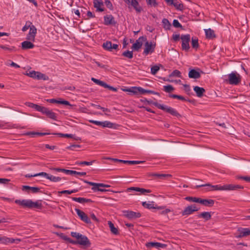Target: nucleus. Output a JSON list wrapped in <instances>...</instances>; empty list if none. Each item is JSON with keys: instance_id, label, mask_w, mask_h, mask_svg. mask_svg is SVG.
<instances>
[{"instance_id": "1", "label": "nucleus", "mask_w": 250, "mask_h": 250, "mask_svg": "<svg viewBox=\"0 0 250 250\" xmlns=\"http://www.w3.org/2000/svg\"><path fill=\"white\" fill-rule=\"evenodd\" d=\"M15 203L24 208H41L42 204L34 202L30 199L16 200Z\"/></svg>"}, {"instance_id": "2", "label": "nucleus", "mask_w": 250, "mask_h": 250, "mask_svg": "<svg viewBox=\"0 0 250 250\" xmlns=\"http://www.w3.org/2000/svg\"><path fill=\"white\" fill-rule=\"evenodd\" d=\"M71 235L73 237L77 238L79 245L86 247H89L90 246L91 243L86 236L76 232H71Z\"/></svg>"}, {"instance_id": "3", "label": "nucleus", "mask_w": 250, "mask_h": 250, "mask_svg": "<svg viewBox=\"0 0 250 250\" xmlns=\"http://www.w3.org/2000/svg\"><path fill=\"white\" fill-rule=\"evenodd\" d=\"M153 104L159 109H160L167 113L170 114L171 115L178 117L180 116L179 113L173 108L168 106L166 105L161 104L157 102L154 103Z\"/></svg>"}, {"instance_id": "4", "label": "nucleus", "mask_w": 250, "mask_h": 250, "mask_svg": "<svg viewBox=\"0 0 250 250\" xmlns=\"http://www.w3.org/2000/svg\"><path fill=\"white\" fill-rule=\"evenodd\" d=\"M229 82L230 84L237 85L241 80V76L236 72H232L228 75Z\"/></svg>"}, {"instance_id": "5", "label": "nucleus", "mask_w": 250, "mask_h": 250, "mask_svg": "<svg viewBox=\"0 0 250 250\" xmlns=\"http://www.w3.org/2000/svg\"><path fill=\"white\" fill-rule=\"evenodd\" d=\"M182 40V48L183 50L188 51L189 49V42L190 40V36L189 34L182 35L180 37Z\"/></svg>"}, {"instance_id": "6", "label": "nucleus", "mask_w": 250, "mask_h": 250, "mask_svg": "<svg viewBox=\"0 0 250 250\" xmlns=\"http://www.w3.org/2000/svg\"><path fill=\"white\" fill-rule=\"evenodd\" d=\"M145 48L143 52V54L145 55H147L149 54H151L154 51L156 47V43L153 42L145 41Z\"/></svg>"}, {"instance_id": "7", "label": "nucleus", "mask_w": 250, "mask_h": 250, "mask_svg": "<svg viewBox=\"0 0 250 250\" xmlns=\"http://www.w3.org/2000/svg\"><path fill=\"white\" fill-rule=\"evenodd\" d=\"M20 241L21 239H14L0 234V244L8 245L12 243L18 244Z\"/></svg>"}, {"instance_id": "8", "label": "nucleus", "mask_w": 250, "mask_h": 250, "mask_svg": "<svg viewBox=\"0 0 250 250\" xmlns=\"http://www.w3.org/2000/svg\"><path fill=\"white\" fill-rule=\"evenodd\" d=\"M203 187H208L212 189H208V191L213 190H225V185L224 186L220 185H211L210 184H206L204 185H197L196 186V188H199Z\"/></svg>"}, {"instance_id": "9", "label": "nucleus", "mask_w": 250, "mask_h": 250, "mask_svg": "<svg viewBox=\"0 0 250 250\" xmlns=\"http://www.w3.org/2000/svg\"><path fill=\"white\" fill-rule=\"evenodd\" d=\"M199 208H197L195 205H192L185 208L181 213L183 216H187L192 214L195 211L199 210Z\"/></svg>"}, {"instance_id": "10", "label": "nucleus", "mask_w": 250, "mask_h": 250, "mask_svg": "<svg viewBox=\"0 0 250 250\" xmlns=\"http://www.w3.org/2000/svg\"><path fill=\"white\" fill-rule=\"evenodd\" d=\"M124 215L129 219L140 218L141 214L139 212H134L131 210H124L123 211Z\"/></svg>"}, {"instance_id": "11", "label": "nucleus", "mask_w": 250, "mask_h": 250, "mask_svg": "<svg viewBox=\"0 0 250 250\" xmlns=\"http://www.w3.org/2000/svg\"><path fill=\"white\" fill-rule=\"evenodd\" d=\"M102 46L104 50L112 52L113 49L118 50L119 45L117 44H112L110 41H106L104 42Z\"/></svg>"}, {"instance_id": "12", "label": "nucleus", "mask_w": 250, "mask_h": 250, "mask_svg": "<svg viewBox=\"0 0 250 250\" xmlns=\"http://www.w3.org/2000/svg\"><path fill=\"white\" fill-rule=\"evenodd\" d=\"M146 41V38L144 36H142L137 40L132 45V48L138 51L142 47L144 42Z\"/></svg>"}, {"instance_id": "13", "label": "nucleus", "mask_w": 250, "mask_h": 250, "mask_svg": "<svg viewBox=\"0 0 250 250\" xmlns=\"http://www.w3.org/2000/svg\"><path fill=\"white\" fill-rule=\"evenodd\" d=\"M75 210L78 216L81 219V220H82L86 224L91 223L90 219L88 218V216L83 211L81 210L78 208H75Z\"/></svg>"}, {"instance_id": "14", "label": "nucleus", "mask_w": 250, "mask_h": 250, "mask_svg": "<svg viewBox=\"0 0 250 250\" xmlns=\"http://www.w3.org/2000/svg\"><path fill=\"white\" fill-rule=\"evenodd\" d=\"M89 122L97 125L102 126L104 127L112 128L114 125L113 123L107 121L104 122H100L95 120H90Z\"/></svg>"}, {"instance_id": "15", "label": "nucleus", "mask_w": 250, "mask_h": 250, "mask_svg": "<svg viewBox=\"0 0 250 250\" xmlns=\"http://www.w3.org/2000/svg\"><path fill=\"white\" fill-rule=\"evenodd\" d=\"M29 29V32L26 36V39L28 41H34L37 29L34 25H32Z\"/></svg>"}, {"instance_id": "16", "label": "nucleus", "mask_w": 250, "mask_h": 250, "mask_svg": "<svg viewBox=\"0 0 250 250\" xmlns=\"http://www.w3.org/2000/svg\"><path fill=\"white\" fill-rule=\"evenodd\" d=\"M127 4L131 5L136 10L137 12H140L142 8L139 5V3L137 0H124Z\"/></svg>"}, {"instance_id": "17", "label": "nucleus", "mask_w": 250, "mask_h": 250, "mask_svg": "<svg viewBox=\"0 0 250 250\" xmlns=\"http://www.w3.org/2000/svg\"><path fill=\"white\" fill-rule=\"evenodd\" d=\"M146 246L148 248L154 247V248L159 249L160 248H166L167 246V245L165 244H162L161 243H159V242H152L147 243L146 244Z\"/></svg>"}, {"instance_id": "18", "label": "nucleus", "mask_w": 250, "mask_h": 250, "mask_svg": "<svg viewBox=\"0 0 250 250\" xmlns=\"http://www.w3.org/2000/svg\"><path fill=\"white\" fill-rule=\"evenodd\" d=\"M127 192H131L132 191H135L140 192L142 194H146L147 193H150L151 190L149 189H146L145 188H140L138 187H130L126 189Z\"/></svg>"}, {"instance_id": "19", "label": "nucleus", "mask_w": 250, "mask_h": 250, "mask_svg": "<svg viewBox=\"0 0 250 250\" xmlns=\"http://www.w3.org/2000/svg\"><path fill=\"white\" fill-rule=\"evenodd\" d=\"M238 231L239 234L236 236L237 238H241L250 235V229L249 228H239Z\"/></svg>"}, {"instance_id": "20", "label": "nucleus", "mask_w": 250, "mask_h": 250, "mask_svg": "<svg viewBox=\"0 0 250 250\" xmlns=\"http://www.w3.org/2000/svg\"><path fill=\"white\" fill-rule=\"evenodd\" d=\"M114 18L112 15H107L104 16V24L106 25L116 24Z\"/></svg>"}, {"instance_id": "21", "label": "nucleus", "mask_w": 250, "mask_h": 250, "mask_svg": "<svg viewBox=\"0 0 250 250\" xmlns=\"http://www.w3.org/2000/svg\"><path fill=\"white\" fill-rule=\"evenodd\" d=\"M42 174H41V175H43V176L45 177L46 179L52 182H58L60 181L62 179L61 177H56L52 175H50L44 172H42Z\"/></svg>"}, {"instance_id": "22", "label": "nucleus", "mask_w": 250, "mask_h": 250, "mask_svg": "<svg viewBox=\"0 0 250 250\" xmlns=\"http://www.w3.org/2000/svg\"><path fill=\"white\" fill-rule=\"evenodd\" d=\"M22 190L26 191L28 193L31 191L32 193H36L40 191V188L38 187H32L28 186H22Z\"/></svg>"}, {"instance_id": "23", "label": "nucleus", "mask_w": 250, "mask_h": 250, "mask_svg": "<svg viewBox=\"0 0 250 250\" xmlns=\"http://www.w3.org/2000/svg\"><path fill=\"white\" fill-rule=\"evenodd\" d=\"M47 101L50 103L62 104H64L66 105H69L70 106H72V105L70 104V103L68 101H65V100H62L61 99H60L59 100H56L55 99H47Z\"/></svg>"}, {"instance_id": "24", "label": "nucleus", "mask_w": 250, "mask_h": 250, "mask_svg": "<svg viewBox=\"0 0 250 250\" xmlns=\"http://www.w3.org/2000/svg\"><path fill=\"white\" fill-rule=\"evenodd\" d=\"M244 187L239 185L229 184L225 185V190H236L242 189Z\"/></svg>"}, {"instance_id": "25", "label": "nucleus", "mask_w": 250, "mask_h": 250, "mask_svg": "<svg viewBox=\"0 0 250 250\" xmlns=\"http://www.w3.org/2000/svg\"><path fill=\"white\" fill-rule=\"evenodd\" d=\"M198 203L206 207H212L214 201L212 199H203L200 198Z\"/></svg>"}, {"instance_id": "26", "label": "nucleus", "mask_w": 250, "mask_h": 250, "mask_svg": "<svg viewBox=\"0 0 250 250\" xmlns=\"http://www.w3.org/2000/svg\"><path fill=\"white\" fill-rule=\"evenodd\" d=\"M188 77L192 79H199L201 77L200 73L199 71L195 69H191L188 73Z\"/></svg>"}, {"instance_id": "27", "label": "nucleus", "mask_w": 250, "mask_h": 250, "mask_svg": "<svg viewBox=\"0 0 250 250\" xmlns=\"http://www.w3.org/2000/svg\"><path fill=\"white\" fill-rule=\"evenodd\" d=\"M83 181L85 183L88 184L90 186H96L97 188H109L110 186L109 185H106L103 183H96L92 182H89L85 180H83Z\"/></svg>"}, {"instance_id": "28", "label": "nucleus", "mask_w": 250, "mask_h": 250, "mask_svg": "<svg viewBox=\"0 0 250 250\" xmlns=\"http://www.w3.org/2000/svg\"><path fill=\"white\" fill-rule=\"evenodd\" d=\"M142 206L145 207V208H148V209H151V208H157V209H161V207H156L154 206V202H143L142 203Z\"/></svg>"}, {"instance_id": "29", "label": "nucleus", "mask_w": 250, "mask_h": 250, "mask_svg": "<svg viewBox=\"0 0 250 250\" xmlns=\"http://www.w3.org/2000/svg\"><path fill=\"white\" fill-rule=\"evenodd\" d=\"M193 90L196 92V95L198 97H202L205 92V89L204 88L198 86H194Z\"/></svg>"}, {"instance_id": "30", "label": "nucleus", "mask_w": 250, "mask_h": 250, "mask_svg": "<svg viewBox=\"0 0 250 250\" xmlns=\"http://www.w3.org/2000/svg\"><path fill=\"white\" fill-rule=\"evenodd\" d=\"M43 114H45L48 118L51 119L57 120V116L56 113L52 112L47 108H46V110H45Z\"/></svg>"}, {"instance_id": "31", "label": "nucleus", "mask_w": 250, "mask_h": 250, "mask_svg": "<svg viewBox=\"0 0 250 250\" xmlns=\"http://www.w3.org/2000/svg\"><path fill=\"white\" fill-rule=\"evenodd\" d=\"M73 201L80 203L83 204L85 203H92L93 201L90 199H86L82 197H72Z\"/></svg>"}, {"instance_id": "32", "label": "nucleus", "mask_w": 250, "mask_h": 250, "mask_svg": "<svg viewBox=\"0 0 250 250\" xmlns=\"http://www.w3.org/2000/svg\"><path fill=\"white\" fill-rule=\"evenodd\" d=\"M94 6L97 9V10L100 12H103L104 9L101 8V6L103 5L102 0H93Z\"/></svg>"}, {"instance_id": "33", "label": "nucleus", "mask_w": 250, "mask_h": 250, "mask_svg": "<svg viewBox=\"0 0 250 250\" xmlns=\"http://www.w3.org/2000/svg\"><path fill=\"white\" fill-rule=\"evenodd\" d=\"M34 46L33 43L29 41H24L21 43V48L24 50L33 48Z\"/></svg>"}, {"instance_id": "34", "label": "nucleus", "mask_w": 250, "mask_h": 250, "mask_svg": "<svg viewBox=\"0 0 250 250\" xmlns=\"http://www.w3.org/2000/svg\"><path fill=\"white\" fill-rule=\"evenodd\" d=\"M205 32L207 38L208 39H212L216 37L214 31L210 28L205 29Z\"/></svg>"}, {"instance_id": "35", "label": "nucleus", "mask_w": 250, "mask_h": 250, "mask_svg": "<svg viewBox=\"0 0 250 250\" xmlns=\"http://www.w3.org/2000/svg\"><path fill=\"white\" fill-rule=\"evenodd\" d=\"M198 218L204 219L206 221H208L211 219V215L209 212H203L198 215Z\"/></svg>"}, {"instance_id": "36", "label": "nucleus", "mask_w": 250, "mask_h": 250, "mask_svg": "<svg viewBox=\"0 0 250 250\" xmlns=\"http://www.w3.org/2000/svg\"><path fill=\"white\" fill-rule=\"evenodd\" d=\"M141 87H132L130 88L125 90L126 91H128L134 94H137L138 93L141 94Z\"/></svg>"}, {"instance_id": "37", "label": "nucleus", "mask_w": 250, "mask_h": 250, "mask_svg": "<svg viewBox=\"0 0 250 250\" xmlns=\"http://www.w3.org/2000/svg\"><path fill=\"white\" fill-rule=\"evenodd\" d=\"M173 1L172 5H173L177 10L182 11L183 9L184 6L180 0H174Z\"/></svg>"}, {"instance_id": "38", "label": "nucleus", "mask_w": 250, "mask_h": 250, "mask_svg": "<svg viewBox=\"0 0 250 250\" xmlns=\"http://www.w3.org/2000/svg\"><path fill=\"white\" fill-rule=\"evenodd\" d=\"M108 224L110 231L113 234L117 235L119 233L118 229L115 227L114 224L111 221H108Z\"/></svg>"}, {"instance_id": "39", "label": "nucleus", "mask_w": 250, "mask_h": 250, "mask_svg": "<svg viewBox=\"0 0 250 250\" xmlns=\"http://www.w3.org/2000/svg\"><path fill=\"white\" fill-rule=\"evenodd\" d=\"M162 24L164 28L166 30H169L171 27V23L167 19H163L162 20Z\"/></svg>"}, {"instance_id": "40", "label": "nucleus", "mask_w": 250, "mask_h": 250, "mask_svg": "<svg viewBox=\"0 0 250 250\" xmlns=\"http://www.w3.org/2000/svg\"><path fill=\"white\" fill-rule=\"evenodd\" d=\"M36 79L37 80H48L49 78L48 76H46L45 74H42L40 72L37 71Z\"/></svg>"}, {"instance_id": "41", "label": "nucleus", "mask_w": 250, "mask_h": 250, "mask_svg": "<svg viewBox=\"0 0 250 250\" xmlns=\"http://www.w3.org/2000/svg\"><path fill=\"white\" fill-rule=\"evenodd\" d=\"M191 45L192 47L195 49H197L199 47L198 39L197 38H192Z\"/></svg>"}, {"instance_id": "42", "label": "nucleus", "mask_w": 250, "mask_h": 250, "mask_svg": "<svg viewBox=\"0 0 250 250\" xmlns=\"http://www.w3.org/2000/svg\"><path fill=\"white\" fill-rule=\"evenodd\" d=\"M122 55L128 59H132L133 57V51L127 50L122 53Z\"/></svg>"}, {"instance_id": "43", "label": "nucleus", "mask_w": 250, "mask_h": 250, "mask_svg": "<svg viewBox=\"0 0 250 250\" xmlns=\"http://www.w3.org/2000/svg\"><path fill=\"white\" fill-rule=\"evenodd\" d=\"M91 80L96 84L102 86L104 87H105L106 84V83H104V82L100 81V80L95 79L94 78H92Z\"/></svg>"}, {"instance_id": "44", "label": "nucleus", "mask_w": 250, "mask_h": 250, "mask_svg": "<svg viewBox=\"0 0 250 250\" xmlns=\"http://www.w3.org/2000/svg\"><path fill=\"white\" fill-rule=\"evenodd\" d=\"M122 163L124 164H128L129 165H136L144 163V161H127L122 160Z\"/></svg>"}, {"instance_id": "45", "label": "nucleus", "mask_w": 250, "mask_h": 250, "mask_svg": "<svg viewBox=\"0 0 250 250\" xmlns=\"http://www.w3.org/2000/svg\"><path fill=\"white\" fill-rule=\"evenodd\" d=\"M152 176L157 177L159 179H164L166 177H170L171 176L170 174H158V173H154L152 174Z\"/></svg>"}, {"instance_id": "46", "label": "nucleus", "mask_w": 250, "mask_h": 250, "mask_svg": "<svg viewBox=\"0 0 250 250\" xmlns=\"http://www.w3.org/2000/svg\"><path fill=\"white\" fill-rule=\"evenodd\" d=\"M163 90L167 93H170L174 90V88L171 85H167L163 86Z\"/></svg>"}, {"instance_id": "47", "label": "nucleus", "mask_w": 250, "mask_h": 250, "mask_svg": "<svg viewBox=\"0 0 250 250\" xmlns=\"http://www.w3.org/2000/svg\"><path fill=\"white\" fill-rule=\"evenodd\" d=\"M32 23L30 21H26L25 25L22 27L21 30L23 32H25L27 30L28 28H30L32 25Z\"/></svg>"}, {"instance_id": "48", "label": "nucleus", "mask_w": 250, "mask_h": 250, "mask_svg": "<svg viewBox=\"0 0 250 250\" xmlns=\"http://www.w3.org/2000/svg\"><path fill=\"white\" fill-rule=\"evenodd\" d=\"M169 77H176L181 78V72L178 70H175L169 75Z\"/></svg>"}, {"instance_id": "49", "label": "nucleus", "mask_w": 250, "mask_h": 250, "mask_svg": "<svg viewBox=\"0 0 250 250\" xmlns=\"http://www.w3.org/2000/svg\"><path fill=\"white\" fill-rule=\"evenodd\" d=\"M169 97L173 99H178L181 101H186V99L182 96L176 94H169Z\"/></svg>"}, {"instance_id": "50", "label": "nucleus", "mask_w": 250, "mask_h": 250, "mask_svg": "<svg viewBox=\"0 0 250 250\" xmlns=\"http://www.w3.org/2000/svg\"><path fill=\"white\" fill-rule=\"evenodd\" d=\"M46 107H45L36 104V105H35V107L34 109L37 111L41 112L43 114L45 110H46Z\"/></svg>"}, {"instance_id": "51", "label": "nucleus", "mask_w": 250, "mask_h": 250, "mask_svg": "<svg viewBox=\"0 0 250 250\" xmlns=\"http://www.w3.org/2000/svg\"><path fill=\"white\" fill-rule=\"evenodd\" d=\"M56 135L61 137L73 138L74 135L71 134H63L62 133H56Z\"/></svg>"}, {"instance_id": "52", "label": "nucleus", "mask_w": 250, "mask_h": 250, "mask_svg": "<svg viewBox=\"0 0 250 250\" xmlns=\"http://www.w3.org/2000/svg\"><path fill=\"white\" fill-rule=\"evenodd\" d=\"M95 160L90 161V162H86V161H81V162H77V164L79 165H87V166H90L92 165V164L95 162Z\"/></svg>"}, {"instance_id": "53", "label": "nucleus", "mask_w": 250, "mask_h": 250, "mask_svg": "<svg viewBox=\"0 0 250 250\" xmlns=\"http://www.w3.org/2000/svg\"><path fill=\"white\" fill-rule=\"evenodd\" d=\"M199 198H200L188 196V197H186L185 199H186V200H187L188 201L195 202V203H198Z\"/></svg>"}, {"instance_id": "54", "label": "nucleus", "mask_w": 250, "mask_h": 250, "mask_svg": "<svg viewBox=\"0 0 250 250\" xmlns=\"http://www.w3.org/2000/svg\"><path fill=\"white\" fill-rule=\"evenodd\" d=\"M93 187L92 188V190H93L94 191H101V192H105L106 191H108V190H106L103 188H97L96 186H92Z\"/></svg>"}, {"instance_id": "55", "label": "nucleus", "mask_w": 250, "mask_h": 250, "mask_svg": "<svg viewBox=\"0 0 250 250\" xmlns=\"http://www.w3.org/2000/svg\"><path fill=\"white\" fill-rule=\"evenodd\" d=\"M37 71H31L28 73H27L26 75L32 78L36 79L37 76Z\"/></svg>"}, {"instance_id": "56", "label": "nucleus", "mask_w": 250, "mask_h": 250, "mask_svg": "<svg viewBox=\"0 0 250 250\" xmlns=\"http://www.w3.org/2000/svg\"><path fill=\"white\" fill-rule=\"evenodd\" d=\"M160 68L157 65H154L151 68V73L155 75L159 71Z\"/></svg>"}, {"instance_id": "57", "label": "nucleus", "mask_w": 250, "mask_h": 250, "mask_svg": "<svg viewBox=\"0 0 250 250\" xmlns=\"http://www.w3.org/2000/svg\"><path fill=\"white\" fill-rule=\"evenodd\" d=\"M147 3L154 7H156L158 5V3L156 2V0H146Z\"/></svg>"}, {"instance_id": "58", "label": "nucleus", "mask_w": 250, "mask_h": 250, "mask_svg": "<svg viewBox=\"0 0 250 250\" xmlns=\"http://www.w3.org/2000/svg\"><path fill=\"white\" fill-rule=\"evenodd\" d=\"M173 25L176 28L182 27V26L177 20H174L173 21Z\"/></svg>"}, {"instance_id": "59", "label": "nucleus", "mask_w": 250, "mask_h": 250, "mask_svg": "<svg viewBox=\"0 0 250 250\" xmlns=\"http://www.w3.org/2000/svg\"><path fill=\"white\" fill-rule=\"evenodd\" d=\"M81 146L79 145H72L66 147V149H70L72 150H74L76 148H80Z\"/></svg>"}, {"instance_id": "60", "label": "nucleus", "mask_w": 250, "mask_h": 250, "mask_svg": "<svg viewBox=\"0 0 250 250\" xmlns=\"http://www.w3.org/2000/svg\"><path fill=\"white\" fill-rule=\"evenodd\" d=\"M152 94L154 93V91L150 90H146L142 87L141 89V94Z\"/></svg>"}, {"instance_id": "61", "label": "nucleus", "mask_w": 250, "mask_h": 250, "mask_svg": "<svg viewBox=\"0 0 250 250\" xmlns=\"http://www.w3.org/2000/svg\"><path fill=\"white\" fill-rule=\"evenodd\" d=\"M86 10V9L85 8L82 7L81 8L80 13H82V17L84 19H86V13H85Z\"/></svg>"}, {"instance_id": "62", "label": "nucleus", "mask_w": 250, "mask_h": 250, "mask_svg": "<svg viewBox=\"0 0 250 250\" xmlns=\"http://www.w3.org/2000/svg\"><path fill=\"white\" fill-rule=\"evenodd\" d=\"M0 48L4 50L12 51L14 49V47H8L7 46L0 44Z\"/></svg>"}, {"instance_id": "63", "label": "nucleus", "mask_w": 250, "mask_h": 250, "mask_svg": "<svg viewBox=\"0 0 250 250\" xmlns=\"http://www.w3.org/2000/svg\"><path fill=\"white\" fill-rule=\"evenodd\" d=\"M10 181L9 179L5 178H0V184H7Z\"/></svg>"}, {"instance_id": "64", "label": "nucleus", "mask_w": 250, "mask_h": 250, "mask_svg": "<svg viewBox=\"0 0 250 250\" xmlns=\"http://www.w3.org/2000/svg\"><path fill=\"white\" fill-rule=\"evenodd\" d=\"M86 16H87V18H86V20L90 18H94L95 17V15L90 11H88L87 12V13L86 14Z\"/></svg>"}]
</instances>
